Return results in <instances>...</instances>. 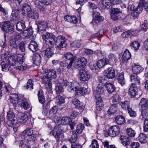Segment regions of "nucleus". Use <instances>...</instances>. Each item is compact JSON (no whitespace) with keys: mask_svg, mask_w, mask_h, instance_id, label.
<instances>
[{"mask_svg":"<svg viewBox=\"0 0 148 148\" xmlns=\"http://www.w3.org/2000/svg\"><path fill=\"white\" fill-rule=\"evenodd\" d=\"M126 132L127 135L131 137H134L135 135V133L134 130L131 128H127Z\"/></svg>","mask_w":148,"mask_h":148,"instance_id":"53","label":"nucleus"},{"mask_svg":"<svg viewBox=\"0 0 148 148\" xmlns=\"http://www.w3.org/2000/svg\"><path fill=\"white\" fill-rule=\"evenodd\" d=\"M21 37V34L18 33H15L14 34V36L12 40L15 41L19 42V40Z\"/></svg>","mask_w":148,"mask_h":148,"instance_id":"58","label":"nucleus"},{"mask_svg":"<svg viewBox=\"0 0 148 148\" xmlns=\"http://www.w3.org/2000/svg\"><path fill=\"white\" fill-rule=\"evenodd\" d=\"M31 9L30 6L27 4H25L22 6V13L24 16H28L31 12Z\"/></svg>","mask_w":148,"mask_h":148,"instance_id":"13","label":"nucleus"},{"mask_svg":"<svg viewBox=\"0 0 148 148\" xmlns=\"http://www.w3.org/2000/svg\"><path fill=\"white\" fill-rule=\"evenodd\" d=\"M87 92V88L84 87H81L78 90L76 91V92L78 95H84L86 94Z\"/></svg>","mask_w":148,"mask_h":148,"instance_id":"41","label":"nucleus"},{"mask_svg":"<svg viewBox=\"0 0 148 148\" xmlns=\"http://www.w3.org/2000/svg\"><path fill=\"white\" fill-rule=\"evenodd\" d=\"M115 120L116 123L120 125L124 124L125 121L124 117L121 115L117 116L115 118Z\"/></svg>","mask_w":148,"mask_h":148,"instance_id":"37","label":"nucleus"},{"mask_svg":"<svg viewBox=\"0 0 148 148\" xmlns=\"http://www.w3.org/2000/svg\"><path fill=\"white\" fill-rule=\"evenodd\" d=\"M82 42L80 40H77L74 41L71 44V47L74 48H79L81 46Z\"/></svg>","mask_w":148,"mask_h":148,"instance_id":"48","label":"nucleus"},{"mask_svg":"<svg viewBox=\"0 0 148 148\" xmlns=\"http://www.w3.org/2000/svg\"><path fill=\"white\" fill-rule=\"evenodd\" d=\"M33 134V132L31 128L27 129L26 130L24 131L21 133V135L23 136H24V138L26 135L29 136L30 135H31Z\"/></svg>","mask_w":148,"mask_h":148,"instance_id":"44","label":"nucleus"},{"mask_svg":"<svg viewBox=\"0 0 148 148\" xmlns=\"http://www.w3.org/2000/svg\"><path fill=\"white\" fill-rule=\"evenodd\" d=\"M64 19L66 21L75 24L77 22L76 18L74 16H70L68 15L66 16Z\"/></svg>","mask_w":148,"mask_h":148,"instance_id":"32","label":"nucleus"},{"mask_svg":"<svg viewBox=\"0 0 148 148\" xmlns=\"http://www.w3.org/2000/svg\"><path fill=\"white\" fill-rule=\"evenodd\" d=\"M21 104V107L23 108L25 110H27L30 108V105L26 101L23 100Z\"/></svg>","mask_w":148,"mask_h":148,"instance_id":"60","label":"nucleus"},{"mask_svg":"<svg viewBox=\"0 0 148 148\" xmlns=\"http://www.w3.org/2000/svg\"><path fill=\"white\" fill-rule=\"evenodd\" d=\"M120 128L117 126H111L107 132L108 135L111 137H114L118 135L120 133Z\"/></svg>","mask_w":148,"mask_h":148,"instance_id":"7","label":"nucleus"},{"mask_svg":"<svg viewBox=\"0 0 148 148\" xmlns=\"http://www.w3.org/2000/svg\"><path fill=\"white\" fill-rule=\"evenodd\" d=\"M112 103L113 104L118 105L121 101V98L117 94L114 95L113 97Z\"/></svg>","mask_w":148,"mask_h":148,"instance_id":"38","label":"nucleus"},{"mask_svg":"<svg viewBox=\"0 0 148 148\" xmlns=\"http://www.w3.org/2000/svg\"><path fill=\"white\" fill-rule=\"evenodd\" d=\"M20 10L18 9H16L12 11L11 17L13 20L17 21L20 18L19 14Z\"/></svg>","mask_w":148,"mask_h":148,"instance_id":"24","label":"nucleus"},{"mask_svg":"<svg viewBox=\"0 0 148 148\" xmlns=\"http://www.w3.org/2000/svg\"><path fill=\"white\" fill-rule=\"evenodd\" d=\"M121 143L124 145H129L131 142V138L126 136H121L120 137Z\"/></svg>","mask_w":148,"mask_h":148,"instance_id":"20","label":"nucleus"},{"mask_svg":"<svg viewBox=\"0 0 148 148\" xmlns=\"http://www.w3.org/2000/svg\"><path fill=\"white\" fill-rule=\"evenodd\" d=\"M32 59L33 63L36 65H38L40 63L41 57L40 55L38 53H35L33 55Z\"/></svg>","mask_w":148,"mask_h":148,"instance_id":"21","label":"nucleus"},{"mask_svg":"<svg viewBox=\"0 0 148 148\" xmlns=\"http://www.w3.org/2000/svg\"><path fill=\"white\" fill-rule=\"evenodd\" d=\"M104 89L103 87H101V84H99L97 86L96 91L98 95H100L103 93Z\"/></svg>","mask_w":148,"mask_h":148,"instance_id":"52","label":"nucleus"},{"mask_svg":"<svg viewBox=\"0 0 148 148\" xmlns=\"http://www.w3.org/2000/svg\"><path fill=\"white\" fill-rule=\"evenodd\" d=\"M57 102L58 103L57 105L59 106L60 108L62 109L66 107L65 101L64 97L60 95L58 96L57 99Z\"/></svg>","mask_w":148,"mask_h":148,"instance_id":"19","label":"nucleus"},{"mask_svg":"<svg viewBox=\"0 0 148 148\" xmlns=\"http://www.w3.org/2000/svg\"><path fill=\"white\" fill-rule=\"evenodd\" d=\"M16 58V57L14 56H10L8 58L9 64L12 66L17 65Z\"/></svg>","mask_w":148,"mask_h":148,"instance_id":"42","label":"nucleus"},{"mask_svg":"<svg viewBox=\"0 0 148 148\" xmlns=\"http://www.w3.org/2000/svg\"><path fill=\"white\" fill-rule=\"evenodd\" d=\"M7 117L8 119L7 123L10 126H12L17 123V120L14 113L12 110L9 111L7 114Z\"/></svg>","mask_w":148,"mask_h":148,"instance_id":"4","label":"nucleus"},{"mask_svg":"<svg viewBox=\"0 0 148 148\" xmlns=\"http://www.w3.org/2000/svg\"><path fill=\"white\" fill-rule=\"evenodd\" d=\"M101 3L102 5L107 9H110L111 3L110 0H101Z\"/></svg>","mask_w":148,"mask_h":148,"instance_id":"45","label":"nucleus"},{"mask_svg":"<svg viewBox=\"0 0 148 148\" xmlns=\"http://www.w3.org/2000/svg\"><path fill=\"white\" fill-rule=\"evenodd\" d=\"M0 27L3 31L7 32H12L13 30V25L9 21L5 22L1 24Z\"/></svg>","mask_w":148,"mask_h":148,"instance_id":"5","label":"nucleus"},{"mask_svg":"<svg viewBox=\"0 0 148 148\" xmlns=\"http://www.w3.org/2000/svg\"><path fill=\"white\" fill-rule=\"evenodd\" d=\"M42 37L46 43L43 47V51L45 55L48 58L52 56L53 53V49L49 46V45L53 46L55 44L57 48L60 50L66 46L65 38L62 36H59L56 37L53 34L47 33L46 34L43 35Z\"/></svg>","mask_w":148,"mask_h":148,"instance_id":"1","label":"nucleus"},{"mask_svg":"<svg viewBox=\"0 0 148 148\" xmlns=\"http://www.w3.org/2000/svg\"><path fill=\"white\" fill-rule=\"evenodd\" d=\"M130 46L132 49H134L135 50H137L139 49L140 44L137 41H134L131 43Z\"/></svg>","mask_w":148,"mask_h":148,"instance_id":"47","label":"nucleus"},{"mask_svg":"<svg viewBox=\"0 0 148 148\" xmlns=\"http://www.w3.org/2000/svg\"><path fill=\"white\" fill-rule=\"evenodd\" d=\"M105 75L108 78H113L115 76L114 69L112 68H109L104 71Z\"/></svg>","mask_w":148,"mask_h":148,"instance_id":"15","label":"nucleus"},{"mask_svg":"<svg viewBox=\"0 0 148 148\" xmlns=\"http://www.w3.org/2000/svg\"><path fill=\"white\" fill-rule=\"evenodd\" d=\"M131 81L132 83H139L140 82L139 78L136 75L132 74L131 76Z\"/></svg>","mask_w":148,"mask_h":148,"instance_id":"46","label":"nucleus"},{"mask_svg":"<svg viewBox=\"0 0 148 148\" xmlns=\"http://www.w3.org/2000/svg\"><path fill=\"white\" fill-rule=\"evenodd\" d=\"M103 30H101L97 33L92 34L91 36V38H94L99 36H102L103 34Z\"/></svg>","mask_w":148,"mask_h":148,"instance_id":"59","label":"nucleus"},{"mask_svg":"<svg viewBox=\"0 0 148 148\" xmlns=\"http://www.w3.org/2000/svg\"><path fill=\"white\" fill-rule=\"evenodd\" d=\"M109 63V61L107 58H103L98 61L97 65L98 68L100 69Z\"/></svg>","mask_w":148,"mask_h":148,"instance_id":"16","label":"nucleus"},{"mask_svg":"<svg viewBox=\"0 0 148 148\" xmlns=\"http://www.w3.org/2000/svg\"><path fill=\"white\" fill-rule=\"evenodd\" d=\"M39 16V14L37 11L35 10L31 11L28 17L31 18L32 19H35L37 18Z\"/></svg>","mask_w":148,"mask_h":148,"instance_id":"49","label":"nucleus"},{"mask_svg":"<svg viewBox=\"0 0 148 148\" xmlns=\"http://www.w3.org/2000/svg\"><path fill=\"white\" fill-rule=\"evenodd\" d=\"M71 121V119L69 117H64L59 119L58 123L61 125H65L68 124Z\"/></svg>","mask_w":148,"mask_h":148,"instance_id":"22","label":"nucleus"},{"mask_svg":"<svg viewBox=\"0 0 148 148\" xmlns=\"http://www.w3.org/2000/svg\"><path fill=\"white\" fill-rule=\"evenodd\" d=\"M77 66L78 68H82L86 65L87 60L86 58L82 57L77 60Z\"/></svg>","mask_w":148,"mask_h":148,"instance_id":"17","label":"nucleus"},{"mask_svg":"<svg viewBox=\"0 0 148 148\" xmlns=\"http://www.w3.org/2000/svg\"><path fill=\"white\" fill-rule=\"evenodd\" d=\"M131 57V55L129 51L126 49L124 51L123 55L122 62H127Z\"/></svg>","mask_w":148,"mask_h":148,"instance_id":"26","label":"nucleus"},{"mask_svg":"<svg viewBox=\"0 0 148 148\" xmlns=\"http://www.w3.org/2000/svg\"><path fill=\"white\" fill-rule=\"evenodd\" d=\"M117 80L119 83H124L125 80L123 73L122 72L119 74Z\"/></svg>","mask_w":148,"mask_h":148,"instance_id":"54","label":"nucleus"},{"mask_svg":"<svg viewBox=\"0 0 148 148\" xmlns=\"http://www.w3.org/2000/svg\"><path fill=\"white\" fill-rule=\"evenodd\" d=\"M63 130L60 126H56L53 130L52 135L57 140H62L63 137Z\"/></svg>","mask_w":148,"mask_h":148,"instance_id":"3","label":"nucleus"},{"mask_svg":"<svg viewBox=\"0 0 148 148\" xmlns=\"http://www.w3.org/2000/svg\"><path fill=\"white\" fill-rule=\"evenodd\" d=\"M148 22L147 20L144 21L143 23L142 24L141 27V30L143 31H146L147 29Z\"/></svg>","mask_w":148,"mask_h":148,"instance_id":"64","label":"nucleus"},{"mask_svg":"<svg viewBox=\"0 0 148 148\" xmlns=\"http://www.w3.org/2000/svg\"><path fill=\"white\" fill-rule=\"evenodd\" d=\"M99 145L97 141L95 139L93 140L89 148H99Z\"/></svg>","mask_w":148,"mask_h":148,"instance_id":"55","label":"nucleus"},{"mask_svg":"<svg viewBox=\"0 0 148 148\" xmlns=\"http://www.w3.org/2000/svg\"><path fill=\"white\" fill-rule=\"evenodd\" d=\"M117 110V105L112 104L109 108L108 111V113L109 114H112L114 113Z\"/></svg>","mask_w":148,"mask_h":148,"instance_id":"39","label":"nucleus"},{"mask_svg":"<svg viewBox=\"0 0 148 148\" xmlns=\"http://www.w3.org/2000/svg\"><path fill=\"white\" fill-rule=\"evenodd\" d=\"M143 130L144 132H146L148 131V119H146L144 121Z\"/></svg>","mask_w":148,"mask_h":148,"instance_id":"62","label":"nucleus"},{"mask_svg":"<svg viewBox=\"0 0 148 148\" xmlns=\"http://www.w3.org/2000/svg\"><path fill=\"white\" fill-rule=\"evenodd\" d=\"M76 132H74V131H73L72 132V134L71 135V137L69 139V142H70L71 143V148H72V145H74L75 146V147H77V146H81L80 145H79V144L77 143H76V141L77 139L78 136Z\"/></svg>","mask_w":148,"mask_h":148,"instance_id":"11","label":"nucleus"},{"mask_svg":"<svg viewBox=\"0 0 148 148\" xmlns=\"http://www.w3.org/2000/svg\"><path fill=\"white\" fill-rule=\"evenodd\" d=\"M120 105L122 109L125 110L127 111L131 108L130 103L129 102L127 101L121 102L120 104Z\"/></svg>","mask_w":148,"mask_h":148,"instance_id":"33","label":"nucleus"},{"mask_svg":"<svg viewBox=\"0 0 148 148\" xmlns=\"http://www.w3.org/2000/svg\"><path fill=\"white\" fill-rule=\"evenodd\" d=\"M33 31L32 28L25 30L22 32L23 36H24L25 39H27L30 38L33 34Z\"/></svg>","mask_w":148,"mask_h":148,"instance_id":"30","label":"nucleus"},{"mask_svg":"<svg viewBox=\"0 0 148 148\" xmlns=\"http://www.w3.org/2000/svg\"><path fill=\"white\" fill-rule=\"evenodd\" d=\"M18 95L16 93L11 94L10 96V101L13 104L18 103Z\"/></svg>","mask_w":148,"mask_h":148,"instance_id":"27","label":"nucleus"},{"mask_svg":"<svg viewBox=\"0 0 148 148\" xmlns=\"http://www.w3.org/2000/svg\"><path fill=\"white\" fill-rule=\"evenodd\" d=\"M147 137L143 133H140L138 137V140L141 143H146L147 142Z\"/></svg>","mask_w":148,"mask_h":148,"instance_id":"36","label":"nucleus"},{"mask_svg":"<svg viewBox=\"0 0 148 148\" xmlns=\"http://www.w3.org/2000/svg\"><path fill=\"white\" fill-rule=\"evenodd\" d=\"M96 109L97 110L100 111L102 110L103 107V101H102L101 98L99 95L98 97L96 96Z\"/></svg>","mask_w":148,"mask_h":148,"instance_id":"23","label":"nucleus"},{"mask_svg":"<svg viewBox=\"0 0 148 148\" xmlns=\"http://www.w3.org/2000/svg\"><path fill=\"white\" fill-rule=\"evenodd\" d=\"M14 56H15V57H16V63L17 65H20V64H22L23 62L22 58L21 57V55L18 54V55H14Z\"/></svg>","mask_w":148,"mask_h":148,"instance_id":"56","label":"nucleus"},{"mask_svg":"<svg viewBox=\"0 0 148 148\" xmlns=\"http://www.w3.org/2000/svg\"><path fill=\"white\" fill-rule=\"evenodd\" d=\"M139 104L142 108L140 118L143 119L148 116V101L145 98H143Z\"/></svg>","mask_w":148,"mask_h":148,"instance_id":"2","label":"nucleus"},{"mask_svg":"<svg viewBox=\"0 0 148 148\" xmlns=\"http://www.w3.org/2000/svg\"><path fill=\"white\" fill-rule=\"evenodd\" d=\"M93 20L92 22L94 23H98L103 20V18L100 16V14L98 12L93 11Z\"/></svg>","mask_w":148,"mask_h":148,"instance_id":"12","label":"nucleus"},{"mask_svg":"<svg viewBox=\"0 0 148 148\" xmlns=\"http://www.w3.org/2000/svg\"><path fill=\"white\" fill-rule=\"evenodd\" d=\"M105 86L109 93H111L114 91L115 88L113 84H105Z\"/></svg>","mask_w":148,"mask_h":148,"instance_id":"43","label":"nucleus"},{"mask_svg":"<svg viewBox=\"0 0 148 148\" xmlns=\"http://www.w3.org/2000/svg\"><path fill=\"white\" fill-rule=\"evenodd\" d=\"M121 12L118 8H113L110 14L111 19L114 21H116L121 18L120 14Z\"/></svg>","mask_w":148,"mask_h":148,"instance_id":"9","label":"nucleus"},{"mask_svg":"<svg viewBox=\"0 0 148 148\" xmlns=\"http://www.w3.org/2000/svg\"><path fill=\"white\" fill-rule=\"evenodd\" d=\"M45 73L47 75V77H48L51 80L55 79L57 77L56 71L53 69H51L48 70H45Z\"/></svg>","mask_w":148,"mask_h":148,"instance_id":"18","label":"nucleus"},{"mask_svg":"<svg viewBox=\"0 0 148 148\" xmlns=\"http://www.w3.org/2000/svg\"><path fill=\"white\" fill-rule=\"evenodd\" d=\"M64 56L65 58L68 60H71V61L73 60V58L74 57H76L75 56L73 57V54L71 53H68L66 54Z\"/></svg>","mask_w":148,"mask_h":148,"instance_id":"61","label":"nucleus"},{"mask_svg":"<svg viewBox=\"0 0 148 148\" xmlns=\"http://www.w3.org/2000/svg\"><path fill=\"white\" fill-rule=\"evenodd\" d=\"M18 118L19 122L22 124H24L27 120L28 116L26 114L24 113H21L18 115Z\"/></svg>","mask_w":148,"mask_h":148,"instance_id":"25","label":"nucleus"},{"mask_svg":"<svg viewBox=\"0 0 148 148\" xmlns=\"http://www.w3.org/2000/svg\"><path fill=\"white\" fill-rule=\"evenodd\" d=\"M143 69V68L141 66L135 63H134L132 66V71L135 75H137L142 72Z\"/></svg>","mask_w":148,"mask_h":148,"instance_id":"14","label":"nucleus"},{"mask_svg":"<svg viewBox=\"0 0 148 148\" xmlns=\"http://www.w3.org/2000/svg\"><path fill=\"white\" fill-rule=\"evenodd\" d=\"M138 88L136 84H131L129 88V94L131 98H134L138 94Z\"/></svg>","mask_w":148,"mask_h":148,"instance_id":"8","label":"nucleus"},{"mask_svg":"<svg viewBox=\"0 0 148 148\" xmlns=\"http://www.w3.org/2000/svg\"><path fill=\"white\" fill-rule=\"evenodd\" d=\"M74 84H66V86L69 92L76 91L77 87L74 85Z\"/></svg>","mask_w":148,"mask_h":148,"instance_id":"40","label":"nucleus"},{"mask_svg":"<svg viewBox=\"0 0 148 148\" xmlns=\"http://www.w3.org/2000/svg\"><path fill=\"white\" fill-rule=\"evenodd\" d=\"M38 96L39 102L42 104L44 103L45 101V99L42 90H40L39 91Z\"/></svg>","mask_w":148,"mask_h":148,"instance_id":"35","label":"nucleus"},{"mask_svg":"<svg viewBox=\"0 0 148 148\" xmlns=\"http://www.w3.org/2000/svg\"><path fill=\"white\" fill-rule=\"evenodd\" d=\"M56 90L58 93H60L63 91V89L60 84H57L56 86Z\"/></svg>","mask_w":148,"mask_h":148,"instance_id":"57","label":"nucleus"},{"mask_svg":"<svg viewBox=\"0 0 148 148\" xmlns=\"http://www.w3.org/2000/svg\"><path fill=\"white\" fill-rule=\"evenodd\" d=\"M26 27L24 21H21L18 22L16 25V29L19 32L21 31Z\"/></svg>","mask_w":148,"mask_h":148,"instance_id":"31","label":"nucleus"},{"mask_svg":"<svg viewBox=\"0 0 148 148\" xmlns=\"http://www.w3.org/2000/svg\"><path fill=\"white\" fill-rule=\"evenodd\" d=\"M42 80L45 83H51V79L48 77H47V75L46 74L43 77Z\"/></svg>","mask_w":148,"mask_h":148,"instance_id":"63","label":"nucleus"},{"mask_svg":"<svg viewBox=\"0 0 148 148\" xmlns=\"http://www.w3.org/2000/svg\"><path fill=\"white\" fill-rule=\"evenodd\" d=\"M29 49L32 52L36 51L38 49V45L34 41H31L29 45Z\"/></svg>","mask_w":148,"mask_h":148,"instance_id":"34","label":"nucleus"},{"mask_svg":"<svg viewBox=\"0 0 148 148\" xmlns=\"http://www.w3.org/2000/svg\"><path fill=\"white\" fill-rule=\"evenodd\" d=\"M47 22L44 21H38L37 23L38 32L39 34L45 32L47 27Z\"/></svg>","mask_w":148,"mask_h":148,"instance_id":"6","label":"nucleus"},{"mask_svg":"<svg viewBox=\"0 0 148 148\" xmlns=\"http://www.w3.org/2000/svg\"><path fill=\"white\" fill-rule=\"evenodd\" d=\"M35 3L38 8L41 11L44 12L46 10V5L39 0H36L35 1Z\"/></svg>","mask_w":148,"mask_h":148,"instance_id":"29","label":"nucleus"},{"mask_svg":"<svg viewBox=\"0 0 148 148\" xmlns=\"http://www.w3.org/2000/svg\"><path fill=\"white\" fill-rule=\"evenodd\" d=\"M80 80L83 81L88 80L90 78V75L84 69H81L79 71Z\"/></svg>","mask_w":148,"mask_h":148,"instance_id":"10","label":"nucleus"},{"mask_svg":"<svg viewBox=\"0 0 148 148\" xmlns=\"http://www.w3.org/2000/svg\"><path fill=\"white\" fill-rule=\"evenodd\" d=\"M57 110H58L56 106L53 107L51 108L49 112V114L51 117H55L56 113Z\"/></svg>","mask_w":148,"mask_h":148,"instance_id":"51","label":"nucleus"},{"mask_svg":"<svg viewBox=\"0 0 148 148\" xmlns=\"http://www.w3.org/2000/svg\"><path fill=\"white\" fill-rule=\"evenodd\" d=\"M84 125L82 123L78 124L77 127L76 132L77 134H80L82 132L83 130L84 129Z\"/></svg>","mask_w":148,"mask_h":148,"instance_id":"50","label":"nucleus"},{"mask_svg":"<svg viewBox=\"0 0 148 148\" xmlns=\"http://www.w3.org/2000/svg\"><path fill=\"white\" fill-rule=\"evenodd\" d=\"M72 103L75 105V107L78 109H82L84 108L83 103L77 99H73L72 101Z\"/></svg>","mask_w":148,"mask_h":148,"instance_id":"28","label":"nucleus"}]
</instances>
